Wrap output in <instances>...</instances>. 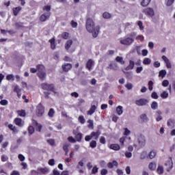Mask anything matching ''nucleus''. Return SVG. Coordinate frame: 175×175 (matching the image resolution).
Masks as SVG:
<instances>
[{
    "instance_id": "55",
    "label": "nucleus",
    "mask_w": 175,
    "mask_h": 175,
    "mask_svg": "<svg viewBox=\"0 0 175 175\" xmlns=\"http://www.w3.org/2000/svg\"><path fill=\"white\" fill-rule=\"evenodd\" d=\"M136 40H140L141 42H143L144 40V36L143 35H139L135 38Z\"/></svg>"
},
{
    "instance_id": "47",
    "label": "nucleus",
    "mask_w": 175,
    "mask_h": 175,
    "mask_svg": "<svg viewBox=\"0 0 175 175\" xmlns=\"http://www.w3.org/2000/svg\"><path fill=\"white\" fill-rule=\"evenodd\" d=\"M90 147H91V148H95V147H96V141L92 140L90 143Z\"/></svg>"
},
{
    "instance_id": "30",
    "label": "nucleus",
    "mask_w": 175,
    "mask_h": 175,
    "mask_svg": "<svg viewBox=\"0 0 175 175\" xmlns=\"http://www.w3.org/2000/svg\"><path fill=\"white\" fill-rule=\"evenodd\" d=\"M115 60L116 61V62H119V64H121V65H124L125 64V61H124L122 57L118 56L116 57Z\"/></svg>"
},
{
    "instance_id": "34",
    "label": "nucleus",
    "mask_w": 175,
    "mask_h": 175,
    "mask_svg": "<svg viewBox=\"0 0 175 175\" xmlns=\"http://www.w3.org/2000/svg\"><path fill=\"white\" fill-rule=\"evenodd\" d=\"M54 114H55V111H54V109L51 108L48 113L49 117H50L51 118H53V117H54Z\"/></svg>"
},
{
    "instance_id": "54",
    "label": "nucleus",
    "mask_w": 175,
    "mask_h": 175,
    "mask_svg": "<svg viewBox=\"0 0 175 175\" xmlns=\"http://www.w3.org/2000/svg\"><path fill=\"white\" fill-rule=\"evenodd\" d=\"M174 3V0H167L165 3L166 6H172Z\"/></svg>"
},
{
    "instance_id": "16",
    "label": "nucleus",
    "mask_w": 175,
    "mask_h": 175,
    "mask_svg": "<svg viewBox=\"0 0 175 175\" xmlns=\"http://www.w3.org/2000/svg\"><path fill=\"white\" fill-rule=\"evenodd\" d=\"M75 135V139L76 142H81V139H83V133H73Z\"/></svg>"
},
{
    "instance_id": "14",
    "label": "nucleus",
    "mask_w": 175,
    "mask_h": 175,
    "mask_svg": "<svg viewBox=\"0 0 175 175\" xmlns=\"http://www.w3.org/2000/svg\"><path fill=\"white\" fill-rule=\"evenodd\" d=\"M21 10H23V8H21V6L13 8L12 12H13L14 16H18V14L20 13V12Z\"/></svg>"
},
{
    "instance_id": "13",
    "label": "nucleus",
    "mask_w": 175,
    "mask_h": 175,
    "mask_svg": "<svg viewBox=\"0 0 175 175\" xmlns=\"http://www.w3.org/2000/svg\"><path fill=\"white\" fill-rule=\"evenodd\" d=\"M63 72H69L72 69V64L69 63H66L62 66Z\"/></svg>"
},
{
    "instance_id": "12",
    "label": "nucleus",
    "mask_w": 175,
    "mask_h": 175,
    "mask_svg": "<svg viewBox=\"0 0 175 175\" xmlns=\"http://www.w3.org/2000/svg\"><path fill=\"white\" fill-rule=\"evenodd\" d=\"M95 65V62L92 59H90L86 62V69H88V70L91 71L92 70V66Z\"/></svg>"
},
{
    "instance_id": "48",
    "label": "nucleus",
    "mask_w": 175,
    "mask_h": 175,
    "mask_svg": "<svg viewBox=\"0 0 175 175\" xmlns=\"http://www.w3.org/2000/svg\"><path fill=\"white\" fill-rule=\"evenodd\" d=\"M98 170H99V168L96 166H94L92 170V174H96V173H98Z\"/></svg>"
},
{
    "instance_id": "17",
    "label": "nucleus",
    "mask_w": 175,
    "mask_h": 175,
    "mask_svg": "<svg viewBox=\"0 0 175 175\" xmlns=\"http://www.w3.org/2000/svg\"><path fill=\"white\" fill-rule=\"evenodd\" d=\"M109 148L113 150V151H119V150H121V146L118 144H112L109 145Z\"/></svg>"
},
{
    "instance_id": "44",
    "label": "nucleus",
    "mask_w": 175,
    "mask_h": 175,
    "mask_svg": "<svg viewBox=\"0 0 175 175\" xmlns=\"http://www.w3.org/2000/svg\"><path fill=\"white\" fill-rule=\"evenodd\" d=\"M88 123H89V124L88 125V128L94 129V120H88Z\"/></svg>"
},
{
    "instance_id": "41",
    "label": "nucleus",
    "mask_w": 175,
    "mask_h": 175,
    "mask_svg": "<svg viewBox=\"0 0 175 175\" xmlns=\"http://www.w3.org/2000/svg\"><path fill=\"white\" fill-rule=\"evenodd\" d=\"M103 18H110L111 17V14L109 12H105L103 14Z\"/></svg>"
},
{
    "instance_id": "5",
    "label": "nucleus",
    "mask_w": 175,
    "mask_h": 175,
    "mask_svg": "<svg viewBox=\"0 0 175 175\" xmlns=\"http://www.w3.org/2000/svg\"><path fill=\"white\" fill-rule=\"evenodd\" d=\"M99 136H100V131L97 130L96 131L92 132L90 135H86L85 137V141L90 142L92 139L98 140V139H99Z\"/></svg>"
},
{
    "instance_id": "57",
    "label": "nucleus",
    "mask_w": 175,
    "mask_h": 175,
    "mask_svg": "<svg viewBox=\"0 0 175 175\" xmlns=\"http://www.w3.org/2000/svg\"><path fill=\"white\" fill-rule=\"evenodd\" d=\"M9 159V157L8 156H5L4 154L1 155V162H6Z\"/></svg>"
},
{
    "instance_id": "26",
    "label": "nucleus",
    "mask_w": 175,
    "mask_h": 175,
    "mask_svg": "<svg viewBox=\"0 0 175 175\" xmlns=\"http://www.w3.org/2000/svg\"><path fill=\"white\" fill-rule=\"evenodd\" d=\"M95 110H96V106L95 105H92L91 108L90 109V110L88 111V114L89 116H92V114H94Z\"/></svg>"
},
{
    "instance_id": "3",
    "label": "nucleus",
    "mask_w": 175,
    "mask_h": 175,
    "mask_svg": "<svg viewBox=\"0 0 175 175\" xmlns=\"http://www.w3.org/2000/svg\"><path fill=\"white\" fill-rule=\"evenodd\" d=\"M136 37V33L132 32L128 34V37L120 40V44L124 46H131L133 42H135V38Z\"/></svg>"
},
{
    "instance_id": "25",
    "label": "nucleus",
    "mask_w": 175,
    "mask_h": 175,
    "mask_svg": "<svg viewBox=\"0 0 175 175\" xmlns=\"http://www.w3.org/2000/svg\"><path fill=\"white\" fill-rule=\"evenodd\" d=\"M8 128L10 131H12L14 133H17L18 132V131L17 130V127L12 124H8Z\"/></svg>"
},
{
    "instance_id": "53",
    "label": "nucleus",
    "mask_w": 175,
    "mask_h": 175,
    "mask_svg": "<svg viewBox=\"0 0 175 175\" xmlns=\"http://www.w3.org/2000/svg\"><path fill=\"white\" fill-rule=\"evenodd\" d=\"M70 25L72 28H77V22H75V21H71Z\"/></svg>"
},
{
    "instance_id": "49",
    "label": "nucleus",
    "mask_w": 175,
    "mask_h": 175,
    "mask_svg": "<svg viewBox=\"0 0 175 175\" xmlns=\"http://www.w3.org/2000/svg\"><path fill=\"white\" fill-rule=\"evenodd\" d=\"M46 142L50 146H55V141L53 139H48Z\"/></svg>"
},
{
    "instance_id": "28",
    "label": "nucleus",
    "mask_w": 175,
    "mask_h": 175,
    "mask_svg": "<svg viewBox=\"0 0 175 175\" xmlns=\"http://www.w3.org/2000/svg\"><path fill=\"white\" fill-rule=\"evenodd\" d=\"M27 131L29 136H31V135H33V133H35V128L33 126H29Z\"/></svg>"
},
{
    "instance_id": "39",
    "label": "nucleus",
    "mask_w": 175,
    "mask_h": 175,
    "mask_svg": "<svg viewBox=\"0 0 175 175\" xmlns=\"http://www.w3.org/2000/svg\"><path fill=\"white\" fill-rule=\"evenodd\" d=\"M78 121L81 123V124H85V119L84 118V116H79L78 118Z\"/></svg>"
},
{
    "instance_id": "2",
    "label": "nucleus",
    "mask_w": 175,
    "mask_h": 175,
    "mask_svg": "<svg viewBox=\"0 0 175 175\" xmlns=\"http://www.w3.org/2000/svg\"><path fill=\"white\" fill-rule=\"evenodd\" d=\"M31 73H37L38 77H39L40 80H46V68H44V66L43 64H38L36 66V68H30Z\"/></svg>"
},
{
    "instance_id": "59",
    "label": "nucleus",
    "mask_w": 175,
    "mask_h": 175,
    "mask_svg": "<svg viewBox=\"0 0 175 175\" xmlns=\"http://www.w3.org/2000/svg\"><path fill=\"white\" fill-rule=\"evenodd\" d=\"M174 122V119H169L167 120V125L168 126H172V124H173Z\"/></svg>"
},
{
    "instance_id": "63",
    "label": "nucleus",
    "mask_w": 175,
    "mask_h": 175,
    "mask_svg": "<svg viewBox=\"0 0 175 175\" xmlns=\"http://www.w3.org/2000/svg\"><path fill=\"white\" fill-rule=\"evenodd\" d=\"M142 71H143V67H142V66L137 67L136 73H142Z\"/></svg>"
},
{
    "instance_id": "46",
    "label": "nucleus",
    "mask_w": 175,
    "mask_h": 175,
    "mask_svg": "<svg viewBox=\"0 0 175 175\" xmlns=\"http://www.w3.org/2000/svg\"><path fill=\"white\" fill-rule=\"evenodd\" d=\"M43 10H46V13H51L50 10H51V5H45L43 8Z\"/></svg>"
},
{
    "instance_id": "1",
    "label": "nucleus",
    "mask_w": 175,
    "mask_h": 175,
    "mask_svg": "<svg viewBox=\"0 0 175 175\" xmlns=\"http://www.w3.org/2000/svg\"><path fill=\"white\" fill-rule=\"evenodd\" d=\"M85 28L88 32L90 33H92L93 38H97L98 35H99V31H100V26L95 27V22L91 18H88L86 19Z\"/></svg>"
},
{
    "instance_id": "58",
    "label": "nucleus",
    "mask_w": 175,
    "mask_h": 175,
    "mask_svg": "<svg viewBox=\"0 0 175 175\" xmlns=\"http://www.w3.org/2000/svg\"><path fill=\"white\" fill-rule=\"evenodd\" d=\"M124 135V136H128L129 135H131V131H129L128 128H125Z\"/></svg>"
},
{
    "instance_id": "61",
    "label": "nucleus",
    "mask_w": 175,
    "mask_h": 175,
    "mask_svg": "<svg viewBox=\"0 0 175 175\" xmlns=\"http://www.w3.org/2000/svg\"><path fill=\"white\" fill-rule=\"evenodd\" d=\"M162 85L163 87H167V85H169V81L167 80L163 81Z\"/></svg>"
},
{
    "instance_id": "43",
    "label": "nucleus",
    "mask_w": 175,
    "mask_h": 175,
    "mask_svg": "<svg viewBox=\"0 0 175 175\" xmlns=\"http://www.w3.org/2000/svg\"><path fill=\"white\" fill-rule=\"evenodd\" d=\"M62 39H65V40L68 39L69 38V33L63 32L62 33Z\"/></svg>"
},
{
    "instance_id": "56",
    "label": "nucleus",
    "mask_w": 175,
    "mask_h": 175,
    "mask_svg": "<svg viewBox=\"0 0 175 175\" xmlns=\"http://www.w3.org/2000/svg\"><path fill=\"white\" fill-rule=\"evenodd\" d=\"M151 97L152 98V99H158V94H157L156 92H153L151 94Z\"/></svg>"
},
{
    "instance_id": "27",
    "label": "nucleus",
    "mask_w": 175,
    "mask_h": 175,
    "mask_svg": "<svg viewBox=\"0 0 175 175\" xmlns=\"http://www.w3.org/2000/svg\"><path fill=\"white\" fill-rule=\"evenodd\" d=\"M18 116L20 117H25L27 116V113L25 112V110L21 109V110H18L16 111Z\"/></svg>"
},
{
    "instance_id": "60",
    "label": "nucleus",
    "mask_w": 175,
    "mask_h": 175,
    "mask_svg": "<svg viewBox=\"0 0 175 175\" xmlns=\"http://www.w3.org/2000/svg\"><path fill=\"white\" fill-rule=\"evenodd\" d=\"M0 104L1 105V106H6L8 105V100H1L0 101Z\"/></svg>"
},
{
    "instance_id": "4",
    "label": "nucleus",
    "mask_w": 175,
    "mask_h": 175,
    "mask_svg": "<svg viewBox=\"0 0 175 175\" xmlns=\"http://www.w3.org/2000/svg\"><path fill=\"white\" fill-rule=\"evenodd\" d=\"M41 88L44 91H49V92H53L57 94V89H55V85L53 83H43L41 84Z\"/></svg>"
},
{
    "instance_id": "33",
    "label": "nucleus",
    "mask_w": 175,
    "mask_h": 175,
    "mask_svg": "<svg viewBox=\"0 0 175 175\" xmlns=\"http://www.w3.org/2000/svg\"><path fill=\"white\" fill-rule=\"evenodd\" d=\"M150 2H151V0H142L141 5L144 8L146 6H148V5H150Z\"/></svg>"
},
{
    "instance_id": "18",
    "label": "nucleus",
    "mask_w": 175,
    "mask_h": 175,
    "mask_svg": "<svg viewBox=\"0 0 175 175\" xmlns=\"http://www.w3.org/2000/svg\"><path fill=\"white\" fill-rule=\"evenodd\" d=\"M38 174H47L49 173V168L47 167H40L38 168Z\"/></svg>"
},
{
    "instance_id": "6",
    "label": "nucleus",
    "mask_w": 175,
    "mask_h": 175,
    "mask_svg": "<svg viewBox=\"0 0 175 175\" xmlns=\"http://www.w3.org/2000/svg\"><path fill=\"white\" fill-rule=\"evenodd\" d=\"M36 113L37 117H42L44 114V107L42 105V103H40L36 107Z\"/></svg>"
},
{
    "instance_id": "7",
    "label": "nucleus",
    "mask_w": 175,
    "mask_h": 175,
    "mask_svg": "<svg viewBox=\"0 0 175 175\" xmlns=\"http://www.w3.org/2000/svg\"><path fill=\"white\" fill-rule=\"evenodd\" d=\"M138 144L139 147H144L146 146V137L143 135H139L137 138Z\"/></svg>"
},
{
    "instance_id": "62",
    "label": "nucleus",
    "mask_w": 175,
    "mask_h": 175,
    "mask_svg": "<svg viewBox=\"0 0 175 175\" xmlns=\"http://www.w3.org/2000/svg\"><path fill=\"white\" fill-rule=\"evenodd\" d=\"M107 173H109V171H107V170H106V169H103L100 171L101 175H106V174H107Z\"/></svg>"
},
{
    "instance_id": "32",
    "label": "nucleus",
    "mask_w": 175,
    "mask_h": 175,
    "mask_svg": "<svg viewBox=\"0 0 175 175\" xmlns=\"http://www.w3.org/2000/svg\"><path fill=\"white\" fill-rule=\"evenodd\" d=\"M161 98L162 99H166L167 98H169V93L166 91H163L161 94H160Z\"/></svg>"
},
{
    "instance_id": "15",
    "label": "nucleus",
    "mask_w": 175,
    "mask_h": 175,
    "mask_svg": "<svg viewBox=\"0 0 175 175\" xmlns=\"http://www.w3.org/2000/svg\"><path fill=\"white\" fill-rule=\"evenodd\" d=\"M33 125L34 126H36V131L38 132H42V129L43 128V126L38 122V121L33 120Z\"/></svg>"
},
{
    "instance_id": "22",
    "label": "nucleus",
    "mask_w": 175,
    "mask_h": 175,
    "mask_svg": "<svg viewBox=\"0 0 175 175\" xmlns=\"http://www.w3.org/2000/svg\"><path fill=\"white\" fill-rule=\"evenodd\" d=\"M72 44H73V41L72 40H67L65 44L66 50H69L70 49V47H72Z\"/></svg>"
},
{
    "instance_id": "19",
    "label": "nucleus",
    "mask_w": 175,
    "mask_h": 175,
    "mask_svg": "<svg viewBox=\"0 0 175 175\" xmlns=\"http://www.w3.org/2000/svg\"><path fill=\"white\" fill-rule=\"evenodd\" d=\"M135 68V62L129 60V65L125 68V70H132Z\"/></svg>"
},
{
    "instance_id": "9",
    "label": "nucleus",
    "mask_w": 175,
    "mask_h": 175,
    "mask_svg": "<svg viewBox=\"0 0 175 175\" xmlns=\"http://www.w3.org/2000/svg\"><path fill=\"white\" fill-rule=\"evenodd\" d=\"M147 102H148L146 98H140L135 101V104L137 106H146L147 105Z\"/></svg>"
},
{
    "instance_id": "37",
    "label": "nucleus",
    "mask_w": 175,
    "mask_h": 175,
    "mask_svg": "<svg viewBox=\"0 0 175 175\" xmlns=\"http://www.w3.org/2000/svg\"><path fill=\"white\" fill-rule=\"evenodd\" d=\"M165 76H166V70H160L159 72V77H162V79H163V77H165Z\"/></svg>"
},
{
    "instance_id": "50",
    "label": "nucleus",
    "mask_w": 175,
    "mask_h": 175,
    "mask_svg": "<svg viewBox=\"0 0 175 175\" xmlns=\"http://www.w3.org/2000/svg\"><path fill=\"white\" fill-rule=\"evenodd\" d=\"M137 25L138 27H139L141 31H143V29H144V27L143 26V22H142L141 21H137Z\"/></svg>"
},
{
    "instance_id": "52",
    "label": "nucleus",
    "mask_w": 175,
    "mask_h": 175,
    "mask_svg": "<svg viewBox=\"0 0 175 175\" xmlns=\"http://www.w3.org/2000/svg\"><path fill=\"white\" fill-rule=\"evenodd\" d=\"M67 140L70 142V143H76V139L75 138H73V137L70 136L67 138Z\"/></svg>"
},
{
    "instance_id": "40",
    "label": "nucleus",
    "mask_w": 175,
    "mask_h": 175,
    "mask_svg": "<svg viewBox=\"0 0 175 175\" xmlns=\"http://www.w3.org/2000/svg\"><path fill=\"white\" fill-rule=\"evenodd\" d=\"M6 80L8 81H10V80H12V81H14V75L10 74L6 76Z\"/></svg>"
},
{
    "instance_id": "31",
    "label": "nucleus",
    "mask_w": 175,
    "mask_h": 175,
    "mask_svg": "<svg viewBox=\"0 0 175 175\" xmlns=\"http://www.w3.org/2000/svg\"><path fill=\"white\" fill-rule=\"evenodd\" d=\"M148 157H149L150 159H154V158H155V157H157V152L155 150L150 151Z\"/></svg>"
},
{
    "instance_id": "21",
    "label": "nucleus",
    "mask_w": 175,
    "mask_h": 175,
    "mask_svg": "<svg viewBox=\"0 0 175 175\" xmlns=\"http://www.w3.org/2000/svg\"><path fill=\"white\" fill-rule=\"evenodd\" d=\"M49 42L51 43V49L52 50H55V47H57V45H55V38H52Z\"/></svg>"
},
{
    "instance_id": "36",
    "label": "nucleus",
    "mask_w": 175,
    "mask_h": 175,
    "mask_svg": "<svg viewBox=\"0 0 175 175\" xmlns=\"http://www.w3.org/2000/svg\"><path fill=\"white\" fill-rule=\"evenodd\" d=\"M144 65H150L151 64V59L148 57H145L143 60Z\"/></svg>"
},
{
    "instance_id": "35",
    "label": "nucleus",
    "mask_w": 175,
    "mask_h": 175,
    "mask_svg": "<svg viewBox=\"0 0 175 175\" xmlns=\"http://www.w3.org/2000/svg\"><path fill=\"white\" fill-rule=\"evenodd\" d=\"M141 120H142L143 122H147L148 121V118L146 113H143L140 116Z\"/></svg>"
},
{
    "instance_id": "24",
    "label": "nucleus",
    "mask_w": 175,
    "mask_h": 175,
    "mask_svg": "<svg viewBox=\"0 0 175 175\" xmlns=\"http://www.w3.org/2000/svg\"><path fill=\"white\" fill-rule=\"evenodd\" d=\"M107 166L109 169H113V167H114V166L118 167V163L116 161H113L112 163L111 162L108 163Z\"/></svg>"
},
{
    "instance_id": "11",
    "label": "nucleus",
    "mask_w": 175,
    "mask_h": 175,
    "mask_svg": "<svg viewBox=\"0 0 175 175\" xmlns=\"http://www.w3.org/2000/svg\"><path fill=\"white\" fill-rule=\"evenodd\" d=\"M144 13L146 14V16H150V17H152L154 14V9L151 8H148L144 10Z\"/></svg>"
},
{
    "instance_id": "42",
    "label": "nucleus",
    "mask_w": 175,
    "mask_h": 175,
    "mask_svg": "<svg viewBox=\"0 0 175 175\" xmlns=\"http://www.w3.org/2000/svg\"><path fill=\"white\" fill-rule=\"evenodd\" d=\"M151 108L153 109V110H155L158 108V103L154 101L151 104Z\"/></svg>"
},
{
    "instance_id": "38",
    "label": "nucleus",
    "mask_w": 175,
    "mask_h": 175,
    "mask_svg": "<svg viewBox=\"0 0 175 175\" xmlns=\"http://www.w3.org/2000/svg\"><path fill=\"white\" fill-rule=\"evenodd\" d=\"M116 111L117 113L118 114V116H121V114H122L123 111H122V106L119 105L117 108H116Z\"/></svg>"
},
{
    "instance_id": "20",
    "label": "nucleus",
    "mask_w": 175,
    "mask_h": 175,
    "mask_svg": "<svg viewBox=\"0 0 175 175\" xmlns=\"http://www.w3.org/2000/svg\"><path fill=\"white\" fill-rule=\"evenodd\" d=\"M107 69H112L113 70H117L118 69V65L117 63H111L107 67Z\"/></svg>"
},
{
    "instance_id": "23",
    "label": "nucleus",
    "mask_w": 175,
    "mask_h": 175,
    "mask_svg": "<svg viewBox=\"0 0 175 175\" xmlns=\"http://www.w3.org/2000/svg\"><path fill=\"white\" fill-rule=\"evenodd\" d=\"M14 124H16L18 126H23V119L20 118H16L14 119Z\"/></svg>"
},
{
    "instance_id": "51",
    "label": "nucleus",
    "mask_w": 175,
    "mask_h": 175,
    "mask_svg": "<svg viewBox=\"0 0 175 175\" xmlns=\"http://www.w3.org/2000/svg\"><path fill=\"white\" fill-rule=\"evenodd\" d=\"M157 173L159 174H162L163 173V167L159 166L158 168H157Z\"/></svg>"
},
{
    "instance_id": "45",
    "label": "nucleus",
    "mask_w": 175,
    "mask_h": 175,
    "mask_svg": "<svg viewBox=\"0 0 175 175\" xmlns=\"http://www.w3.org/2000/svg\"><path fill=\"white\" fill-rule=\"evenodd\" d=\"M70 145L68 143H66L63 145V150L64 151H69V146Z\"/></svg>"
},
{
    "instance_id": "8",
    "label": "nucleus",
    "mask_w": 175,
    "mask_h": 175,
    "mask_svg": "<svg viewBox=\"0 0 175 175\" xmlns=\"http://www.w3.org/2000/svg\"><path fill=\"white\" fill-rule=\"evenodd\" d=\"M165 166L167 172H170V170H172L173 168V161H172V158H170V160L165 163Z\"/></svg>"
},
{
    "instance_id": "64",
    "label": "nucleus",
    "mask_w": 175,
    "mask_h": 175,
    "mask_svg": "<svg viewBox=\"0 0 175 175\" xmlns=\"http://www.w3.org/2000/svg\"><path fill=\"white\" fill-rule=\"evenodd\" d=\"M10 175H20V172L18 171L14 170V171L12 172Z\"/></svg>"
},
{
    "instance_id": "29",
    "label": "nucleus",
    "mask_w": 175,
    "mask_h": 175,
    "mask_svg": "<svg viewBox=\"0 0 175 175\" xmlns=\"http://www.w3.org/2000/svg\"><path fill=\"white\" fill-rule=\"evenodd\" d=\"M148 167L150 170H155L157 169V163L155 162L150 163L148 165Z\"/></svg>"
},
{
    "instance_id": "10",
    "label": "nucleus",
    "mask_w": 175,
    "mask_h": 175,
    "mask_svg": "<svg viewBox=\"0 0 175 175\" xmlns=\"http://www.w3.org/2000/svg\"><path fill=\"white\" fill-rule=\"evenodd\" d=\"M50 16H51V12H46L42 14L40 17V21L44 22L46 20H48V18H50Z\"/></svg>"
}]
</instances>
